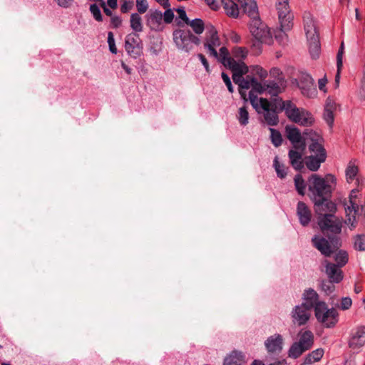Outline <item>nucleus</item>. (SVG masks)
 Masks as SVG:
<instances>
[{
	"label": "nucleus",
	"mask_w": 365,
	"mask_h": 365,
	"mask_svg": "<svg viewBox=\"0 0 365 365\" xmlns=\"http://www.w3.org/2000/svg\"><path fill=\"white\" fill-rule=\"evenodd\" d=\"M354 247L356 250H365V235H357L354 240Z\"/></svg>",
	"instance_id": "47"
},
{
	"label": "nucleus",
	"mask_w": 365,
	"mask_h": 365,
	"mask_svg": "<svg viewBox=\"0 0 365 365\" xmlns=\"http://www.w3.org/2000/svg\"><path fill=\"white\" fill-rule=\"evenodd\" d=\"M175 11L179 14V16H178L179 19H181L184 22V24H188V22H190V19L187 16L185 10L183 7L178 8L175 9Z\"/></svg>",
	"instance_id": "55"
},
{
	"label": "nucleus",
	"mask_w": 365,
	"mask_h": 365,
	"mask_svg": "<svg viewBox=\"0 0 365 365\" xmlns=\"http://www.w3.org/2000/svg\"><path fill=\"white\" fill-rule=\"evenodd\" d=\"M146 24L152 31L163 30V13L159 10H150L145 15Z\"/></svg>",
	"instance_id": "19"
},
{
	"label": "nucleus",
	"mask_w": 365,
	"mask_h": 365,
	"mask_svg": "<svg viewBox=\"0 0 365 365\" xmlns=\"http://www.w3.org/2000/svg\"><path fill=\"white\" fill-rule=\"evenodd\" d=\"M273 166L275 169L277 176L283 179L287 176V170L285 166L283 164H280L278 160V157L276 156L273 161Z\"/></svg>",
	"instance_id": "41"
},
{
	"label": "nucleus",
	"mask_w": 365,
	"mask_h": 365,
	"mask_svg": "<svg viewBox=\"0 0 365 365\" xmlns=\"http://www.w3.org/2000/svg\"><path fill=\"white\" fill-rule=\"evenodd\" d=\"M324 155L321 157L309 155L305 158L304 163L307 168L311 171H317L322 163L326 160Z\"/></svg>",
	"instance_id": "29"
},
{
	"label": "nucleus",
	"mask_w": 365,
	"mask_h": 365,
	"mask_svg": "<svg viewBox=\"0 0 365 365\" xmlns=\"http://www.w3.org/2000/svg\"><path fill=\"white\" fill-rule=\"evenodd\" d=\"M308 195L311 200L331 197L336 189V178L331 174L324 177L317 174L311 175L307 180Z\"/></svg>",
	"instance_id": "1"
},
{
	"label": "nucleus",
	"mask_w": 365,
	"mask_h": 365,
	"mask_svg": "<svg viewBox=\"0 0 365 365\" xmlns=\"http://www.w3.org/2000/svg\"><path fill=\"white\" fill-rule=\"evenodd\" d=\"M110 23L114 29H117L121 26L122 24V19L120 16L113 15L110 18Z\"/></svg>",
	"instance_id": "59"
},
{
	"label": "nucleus",
	"mask_w": 365,
	"mask_h": 365,
	"mask_svg": "<svg viewBox=\"0 0 365 365\" xmlns=\"http://www.w3.org/2000/svg\"><path fill=\"white\" fill-rule=\"evenodd\" d=\"M336 109V103L330 98H328L326 101L325 108L324 110H330L334 111Z\"/></svg>",
	"instance_id": "62"
},
{
	"label": "nucleus",
	"mask_w": 365,
	"mask_h": 365,
	"mask_svg": "<svg viewBox=\"0 0 365 365\" xmlns=\"http://www.w3.org/2000/svg\"><path fill=\"white\" fill-rule=\"evenodd\" d=\"M221 4L227 16L237 18L239 15V4L232 0H221Z\"/></svg>",
	"instance_id": "30"
},
{
	"label": "nucleus",
	"mask_w": 365,
	"mask_h": 365,
	"mask_svg": "<svg viewBox=\"0 0 365 365\" xmlns=\"http://www.w3.org/2000/svg\"><path fill=\"white\" fill-rule=\"evenodd\" d=\"M57 4L63 8H68L71 4L73 0H54Z\"/></svg>",
	"instance_id": "64"
},
{
	"label": "nucleus",
	"mask_w": 365,
	"mask_h": 365,
	"mask_svg": "<svg viewBox=\"0 0 365 365\" xmlns=\"http://www.w3.org/2000/svg\"><path fill=\"white\" fill-rule=\"evenodd\" d=\"M249 29L253 37L261 43H268L272 40L269 27L262 21L259 15L250 19Z\"/></svg>",
	"instance_id": "6"
},
{
	"label": "nucleus",
	"mask_w": 365,
	"mask_h": 365,
	"mask_svg": "<svg viewBox=\"0 0 365 365\" xmlns=\"http://www.w3.org/2000/svg\"><path fill=\"white\" fill-rule=\"evenodd\" d=\"M224 66L228 68L231 71L238 66L240 63H242V61H236L233 58L230 56V53L226 47H222L220 48L218 56L215 57Z\"/></svg>",
	"instance_id": "22"
},
{
	"label": "nucleus",
	"mask_w": 365,
	"mask_h": 365,
	"mask_svg": "<svg viewBox=\"0 0 365 365\" xmlns=\"http://www.w3.org/2000/svg\"><path fill=\"white\" fill-rule=\"evenodd\" d=\"M348 254L344 250H339L334 256V260L336 265L339 267H344L348 262Z\"/></svg>",
	"instance_id": "42"
},
{
	"label": "nucleus",
	"mask_w": 365,
	"mask_h": 365,
	"mask_svg": "<svg viewBox=\"0 0 365 365\" xmlns=\"http://www.w3.org/2000/svg\"><path fill=\"white\" fill-rule=\"evenodd\" d=\"M251 88L252 91L256 93H262L263 92L265 91L264 84L262 85L261 83L258 82L257 80L254 81V83L251 86Z\"/></svg>",
	"instance_id": "54"
},
{
	"label": "nucleus",
	"mask_w": 365,
	"mask_h": 365,
	"mask_svg": "<svg viewBox=\"0 0 365 365\" xmlns=\"http://www.w3.org/2000/svg\"><path fill=\"white\" fill-rule=\"evenodd\" d=\"M279 110H284L287 118L300 125L308 127L314 123L313 115L303 108H298L291 101H282L279 98Z\"/></svg>",
	"instance_id": "2"
},
{
	"label": "nucleus",
	"mask_w": 365,
	"mask_h": 365,
	"mask_svg": "<svg viewBox=\"0 0 365 365\" xmlns=\"http://www.w3.org/2000/svg\"><path fill=\"white\" fill-rule=\"evenodd\" d=\"M166 10L163 14V20L165 24H170L173 21L174 19V13L173 11L170 8H165Z\"/></svg>",
	"instance_id": "50"
},
{
	"label": "nucleus",
	"mask_w": 365,
	"mask_h": 365,
	"mask_svg": "<svg viewBox=\"0 0 365 365\" xmlns=\"http://www.w3.org/2000/svg\"><path fill=\"white\" fill-rule=\"evenodd\" d=\"M358 172V167L350 162L346 168V178L347 182H351L357 175Z\"/></svg>",
	"instance_id": "40"
},
{
	"label": "nucleus",
	"mask_w": 365,
	"mask_h": 365,
	"mask_svg": "<svg viewBox=\"0 0 365 365\" xmlns=\"http://www.w3.org/2000/svg\"><path fill=\"white\" fill-rule=\"evenodd\" d=\"M221 76H222V78L224 83L227 86L228 91L230 93H233L234 89H233V86L232 85V82L230 81L229 76L227 73H225V72H222L221 74Z\"/></svg>",
	"instance_id": "57"
},
{
	"label": "nucleus",
	"mask_w": 365,
	"mask_h": 365,
	"mask_svg": "<svg viewBox=\"0 0 365 365\" xmlns=\"http://www.w3.org/2000/svg\"><path fill=\"white\" fill-rule=\"evenodd\" d=\"M252 70L256 75H258L262 78H264L267 76V71L261 66H255L253 67Z\"/></svg>",
	"instance_id": "58"
},
{
	"label": "nucleus",
	"mask_w": 365,
	"mask_h": 365,
	"mask_svg": "<svg viewBox=\"0 0 365 365\" xmlns=\"http://www.w3.org/2000/svg\"><path fill=\"white\" fill-rule=\"evenodd\" d=\"M232 54L234 57L239 58L238 61H242L245 58L247 54V51L242 47H236L232 49Z\"/></svg>",
	"instance_id": "46"
},
{
	"label": "nucleus",
	"mask_w": 365,
	"mask_h": 365,
	"mask_svg": "<svg viewBox=\"0 0 365 365\" xmlns=\"http://www.w3.org/2000/svg\"><path fill=\"white\" fill-rule=\"evenodd\" d=\"M287 138L292 144L294 148L306 149V143L302 138L300 130L295 126L287 125L285 127Z\"/></svg>",
	"instance_id": "17"
},
{
	"label": "nucleus",
	"mask_w": 365,
	"mask_h": 365,
	"mask_svg": "<svg viewBox=\"0 0 365 365\" xmlns=\"http://www.w3.org/2000/svg\"><path fill=\"white\" fill-rule=\"evenodd\" d=\"M260 114L263 115L265 123L269 126H276L279 123L278 113L281 111L279 108L277 109V101L279 99H274V103H272L267 98H260ZM280 103V102H279ZM281 104H279L280 106Z\"/></svg>",
	"instance_id": "5"
},
{
	"label": "nucleus",
	"mask_w": 365,
	"mask_h": 365,
	"mask_svg": "<svg viewBox=\"0 0 365 365\" xmlns=\"http://www.w3.org/2000/svg\"><path fill=\"white\" fill-rule=\"evenodd\" d=\"M297 215L302 226L306 227L309 224L312 218L311 211L304 202L299 201L297 203Z\"/></svg>",
	"instance_id": "24"
},
{
	"label": "nucleus",
	"mask_w": 365,
	"mask_h": 365,
	"mask_svg": "<svg viewBox=\"0 0 365 365\" xmlns=\"http://www.w3.org/2000/svg\"><path fill=\"white\" fill-rule=\"evenodd\" d=\"M220 45V40L217 35V31L212 25L206 26V36L204 43V47L207 49L210 56L217 57L218 53L216 47Z\"/></svg>",
	"instance_id": "14"
},
{
	"label": "nucleus",
	"mask_w": 365,
	"mask_h": 365,
	"mask_svg": "<svg viewBox=\"0 0 365 365\" xmlns=\"http://www.w3.org/2000/svg\"><path fill=\"white\" fill-rule=\"evenodd\" d=\"M317 224L324 234H339L341 231L342 222L334 214L317 217Z\"/></svg>",
	"instance_id": "8"
},
{
	"label": "nucleus",
	"mask_w": 365,
	"mask_h": 365,
	"mask_svg": "<svg viewBox=\"0 0 365 365\" xmlns=\"http://www.w3.org/2000/svg\"><path fill=\"white\" fill-rule=\"evenodd\" d=\"M329 240L319 235H314L312 239V245L326 257H331L338 248V246L334 245V239Z\"/></svg>",
	"instance_id": "13"
},
{
	"label": "nucleus",
	"mask_w": 365,
	"mask_h": 365,
	"mask_svg": "<svg viewBox=\"0 0 365 365\" xmlns=\"http://www.w3.org/2000/svg\"><path fill=\"white\" fill-rule=\"evenodd\" d=\"M309 150L312 153L311 155L321 157L324 155V158H327V151L324 146L317 142V140H312L309 145Z\"/></svg>",
	"instance_id": "33"
},
{
	"label": "nucleus",
	"mask_w": 365,
	"mask_h": 365,
	"mask_svg": "<svg viewBox=\"0 0 365 365\" xmlns=\"http://www.w3.org/2000/svg\"><path fill=\"white\" fill-rule=\"evenodd\" d=\"M365 344V327H358L351 334L349 346L353 349H358Z\"/></svg>",
	"instance_id": "23"
},
{
	"label": "nucleus",
	"mask_w": 365,
	"mask_h": 365,
	"mask_svg": "<svg viewBox=\"0 0 365 365\" xmlns=\"http://www.w3.org/2000/svg\"><path fill=\"white\" fill-rule=\"evenodd\" d=\"M322 264L325 267V272L331 282L339 283L343 279V272L339 266L327 259H324Z\"/></svg>",
	"instance_id": "20"
},
{
	"label": "nucleus",
	"mask_w": 365,
	"mask_h": 365,
	"mask_svg": "<svg viewBox=\"0 0 365 365\" xmlns=\"http://www.w3.org/2000/svg\"><path fill=\"white\" fill-rule=\"evenodd\" d=\"M242 11L251 19L259 15L258 7L255 0H236Z\"/></svg>",
	"instance_id": "26"
},
{
	"label": "nucleus",
	"mask_w": 365,
	"mask_h": 365,
	"mask_svg": "<svg viewBox=\"0 0 365 365\" xmlns=\"http://www.w3.org/2000/svg\"><path fill=\"white\" fill-rule=\"evenodd\" d=\"M302 304L309 309H314L315 311L318 305L325 304L324 302L319 300V296L317 292L312 288L307 289L302 294Z\"/></svg>",
	"instance_id": "18"
},
{
	"label": "nucleus",
	"mask_w": 365,
	"mask_h": 365,
	"mask_svg": "<svg viewBox=\"0 0 365 365\" xmlns=\"http://www.w3.org/2000/svg\"><path fill=\"white\" fill-rule=\"evenodd\" d=\"M206 4L210 6L212 10H217L220 8V4L221 3V0H205Z\"/></svg>",
	"instance_id": "61"
},
{
	"label": "nucleus",
	"mask_w": 365,
	"mask_h": 365,
	"mask_svg": "<svg viewBox=\"0 0 365 365\" xmlns=\"http://www.w3.org/2000/svg\"><path fill=\"white\" fill-rule=\"evenodd\" d=\"M324 355V350L322 349H317L316 350L309 353L304 358L303 364H311L313 362L319 361Z\"/></svg>",
	"instance_id": "35"
},
{
	"label": "nucleus",
	"mask_w": 365,
	"mask_h": 365,
	"mask_svg": "<svg viewBox=\"0 0 365 365\" xmlns=\"http://www.w3.org/2000/svg\"><path fill=\"white\" fill-rule=\"evenodd\" d=\"M283 339L282 336L276 334L266 340L264 344L268 352H280L282 349Z\"/></svg>",
	"instance_id": "25"
},
{
	"label": "nucleus",
	"mask_w": 365,
	"mask_h": 365,
	"mask_svg": "<svg viewBox=\"0 0 365 365\" xmlns=\"http://www.w3.org/2000/svg\"><path fill=\"white\" fill-rule=\"evenodd\" d=\"M125 49L128 56L135 59L143 54V43L138 34L130 33L125 36Z\"/></svg>",
	"instance_id": "10"
},
{
	"label": "nucleus",
	"mask_w": 365,
	"mask_h": 365,
	"mask_svg": "<svg viewBox=\"0 0 365 365\" xmlns=\"http://www.w3.org/2000/svg\"><path fill=\"white\" fill-rule=\"evenodd\" d=\"M269 130L271 133L270 138L272 144L275 147L280 146L282 143V137L280 132L272 128H269Z\"/></svg>",
	"instance_id": "43"
},
{
	"label": "nucleus",
	"mask_w": 365,
	"mask_h": 365,
	"mask_svg": "<svg viewBox=\"0 0 365 365\" xmlns=\"http://www.w3.org/2000/svg\"><path fill=\"white\" fill-rule=\"evenodd\" d=\"M348 219L346 221V223L350 227L351 229H353L356 227L355 225V217L356 213L354 212H350L348 210L347 212Z\"/></svg>",
	"instance_id": "53"
},
{
	"label": "nucleus",
	"mask_w": 365,
	"mask_h": 365,
	"mask_svg": "<svg viewBox=\"0 0 365 365\" xmlns=\"http://www.w3.org/2000/svg\"><path fill=\"white\" fill-rule=\"evenodd\" d=\"M136 7L138 14H143L145 13L148 9V3L147 0H136Z\"/></svg>",
	"instance_id": "49"
},
{
	"label": "nucleus",
	"mask_w": 365,
	"mask_h": 365,
	"mask_svg": "<svg viewBox=\"0 0 365 365\" xmlns=\"http://www.w3.org/2000/svg\"><path fill=\"white\" fill-rule=\"evenodd\" d=\"M305 351V349H303L297 342H294L292 344L288 351V356L292 359H297Z\"/></svg>",
	"instance_id": "37"
},
{
	"label": "nucleus",
	"mask_w": 365,
	"mask_h": 365,
	"mask_svg": "<svg viewBox=\"0 0 365 365\" xmlns=\"http://www.w3.org/2000/svg\"><path fill=\"white\" fill-rule=\"evenodd\" d=\"M255 93L256 92L251 90L249 93V99L251 105L255 109L257 113H261L262 111L260 110V101H257V96Z\"/></svg>",
	"instance_id": "44"
},
{
	"label": "nucleus",
	"mask_w": 365,
	"mask_h": 365,
	"mask_svg": "<svg viewBox=\"0 0 365 365\" xmlns=\"http://www.w3.org/2000/svg\"><path fill=\"white\" fill-rule=\"evenodd\" d=\"M232 72L233 81L239 86V92L242 98L247 101L246 93L242 91V89H249L252 85L247 80L244 79L242 76L248 72V67L244 62L240 63V65L232 69Z\"/></svg>",
	"instance_id": "11"
},
{
	"label": "nucleus",
	"mask_w": 365,
	"mask_h": 365,
	"mask_svg": "<svg viewBox=\"0 0 365 365\" xmlns=\"http://www.w3.org/2000/svg\"><path fill=\"white\" fill-rule=\"evenodd\" d=\"M297 86L304 96L311 97L315 93L314 79L306 72H300L297 79Z\"/></svg>",
	"instance_id": "16"
},
{
	"label": "nucleus",
	"mask_w": 365,
	"mask_h": 365,
	"mask_svg": "<svg viewBox=\"0 0 365 365\" xmlns=\"http://www.w3.org/2000/svg\"><path fill=\"white\" fill-rule=\"evenodd\" d=\"M264 86L265 91L272 96H277L283 91V88L274 81H267L264 83Z\"/></svg>",
	"instance_id": "32"
},
{
	"label": "nucleus",
	"mask_w": 365,
	"mask_h": 365,
	"mask_svg": "<svg viewBox=\"0 0 365 365\" xmlns=\"http://www.w3.org/2000/svg\"><path fill=\"white\" fill-rule=\"evenodd\" d=\"M344 43H341L336 55V68L341 69L343 66Z\"/></svg>",
	"instance_id": "51"
},
{
	"label": "nucleus",
	"mask_w": 365,
	"mask_h": 365,
	"mask_svg": "<svg viewBox=\"0 0 365 365\" xmlns=\"http://www.w3.org/2000/svg\"><path fill=\"white\" fill-rule=\"evenodd\" d=\"M249 118L250 115L246 106H242L238 110V114L237 115V118L240 125H247L249 123Z\"/></svg>",
	"instance_id": "38"
},
{
	"label": "nucleus",
	"mask_w": 365,
	"mask_h": 365,
	"mask_svg": "<svg viewBox=\"0 0 365 365\" xmlns=\"http://www.w3.org/2000/svg\"><path fill=\"white\" fill-rule=\"evenodd\" d=\"M186 24L190 25L196 34H201L205 29V24L201 19L197 18L192 21L190 20V22Z\"/></svg>",
	"instance_id": "39"
},
{
	"label": "nucleus",
	"mask_w": 365,
	"mask_h": 365,
	"mask_svg": "<svg viewBox=\"0 0 365 365\" xmlns=\"http://www.w3.org/2000/svg\"><path fill=\"white\" fill-rule=\"evenodd\" d=\"M245 356L242 351L234 350L224 359V365H244Z\"/></svg>",
	"instance_id": "27"
},
{
	"label": "nucleus",
	"mask_w": 365,
	"mask_h": 365,
	"mask_svg": "<svg viewBox=\"0 0 365 365\" xmlns=\"http://www.w3.org/2000/svg\"><path fill=\"white\" fill-rule=\"evenodd\" d=\"M289 0H277L276 9L280 26L283 31H288L292 26L293 15L289 6Z\"/></svg>",
	"instance_id": "9"
},
{
	"label": "nucleus",
	"mask_w": 365,
	"mask_h": 365,
	"mask_svg": "<svg viewBox=\"0 0 365 365\" xmlns=\"http://www.w3.org/2000/svg\"><path fill=\"white\" fill-rule=\"evenodd\" d=\"M323 118L324 120L329 125V128H331L334 120V111L330 110H324Z\"/></svg>",
	"instance_id": "48"
},
{
	"label": "nucleus",
	"mask_w": 365,
	"mask_h": 365,
	"mask_svg": "<svg viewBox=\"0 0 365 365\" xmlns=\"http://www.w3.org/2000/svg\"><path fill=\"white\" fill-rule=\"evenodd\" d=\"M314 315L317 321L327 328H332L338 322L337 311L334 308L329 309L326 303L318 305Z\"/></svg>",
	"instance_id": "7"
},
{
	"label": "nucleus",
	"mask_w": 365,
	"mask_h": 365,
	"mask_svg": "<svg viewBox=\"0 0 365 365\" xmlns=\"http://www.w3.org/2000/svg\"><path fill=\"white\" fill-rule=\"evenodd\" d=\"M359 191V189H353L351 191V193L349 195V204L350 205H347V207L345 208L346 212L349 210L350 212H354V213H356L359 205L356 202V199L357 197L356 193Z\"/></svg>",
	"instance_id": "36"
},
{
	"label": "nucleus",
	"mask_w": 365,
	"mask_h": 365,
	"mask_svg": "<svg viewBox=\"0 0 365 365\" xmlns=\"http://www.w3.org/2000/svg\"><path fill=\"white\" fill-rule=\"evenodd\" d=\"M140 14L133 13L130 18V26L133 31V33H140L143 31V26L142 23V18Z\"/></svg>",
	"instance_id": "31"
},
{
	"label": "nucleus",
	"mask_w": 365,
	"mask_h": 365,
	"mask_svg": "<svg viewBox=\"0 0 365 365\" xmlns=\"http://www.w3.org/2000/svg\"><path fill=\"white\" fill-rule=\"evenodd\" d=\"M352 304V301L350 297H343L341 301L340 308L342 310L349 309Z\"/></svg>",
	"instance_id": "56"
},
{
	"label": "nucleus",
	"mask_w": 365,
	"mask_h": 365,
	"mask_svg": "<svg viewBox=\"0 0 365 365\" xmlns=\"http://www.w3.org/2000/svg\"><path fill=\"white\" fill-rule=\"evenodd\" d=\"M294 186L298 194L304 196L306 188L308 187L307 182H305L301 174H297L294 178Z\"/></svg>",
	"instance_id": "34"
},
{
	"label": "nucleus",
	"mask_w": 365,
	"mask_h": 365,
	"mask_svg": "<svg viewBox=\"0 0 365 365\" xmlns=\"http://www.w3.org/2000/svg\"><path fill=\"white\" fill-rule=\"evenodd\" d=\"M299 339L297 341L305 351L310 349L314 344V334L309 330L300 331L299 334Z\"/></svg>",
	"instance_id": "28"
},
{
	"label": "nucleus",
	"mask_w": 365,
	"mask_h": 365,
	"mask_svg": "<svg viewBox=\"0 0 365 365\" xmlns=\"http://www.w3.org/2000/svg\"><path fill=\"white\" fill-rule=\"evenodd\" d=\"M333 283L334 282H331L330 279L329 281L323 282L322 283V289L327 294H331L334 289V286L333 285Z\"/></svg>",
	"instance_id": "52"
},
{
	"label": "nucleus",
	"mask_w": 365,
	"mask_h": 365,
	"mask_svg": "<svg viewBox=\"0 0 365 365\" xmlns=\"http://www.w3.org/2000/svg\"><path fill=\"white\" fill-rule=\"evenodd\" d=\"M331 197H326L312 200L314 204V210L317 217L325 215H333L336 212V205L331 200Z\"/></svg>",
	"instance_id": "12"
},
{
	"label": "nucleus",
	"mask_w": 365,
	"mask_h": 365,
	"mask_svg": "<svg viewBox=\"0 0 365 365\" xmlns=\"http://www.w3.org/2000/svg\"><path fill=\"white\" fill-rule=\"evenodd\" d=\"M305 149L294 148L289 150L288 157L289 163L294 169L301 170L304 168V163L302 155Z\"/></svg>",
	"instance_id": "21"
},
{
	"label": "nucleus",
	"mask_w": 365,
	"mask_h": 365,
	"mask_svg": "<svg viewBox=\"0 0 365 365\" xmlns=\"http://www.w3.org/2000/svg\"><path fill=\"white\" fill-rule=\"evenodd\" d=\"M311 311L304 304L296 305L290 314L292 322L297 326L305 325L311 317Z\"/></svg>",
	"instance_id": "15"
},
{
	"label": "nucleus",
	"mask_w": 365,
	"mask_h": 365,
	"mask_svg": "<svg viewBox=\"0 0 365 365\" xmlns=\"http://www.w3.org/2000/svg\"><path fill=\"white\" fill-rule=\"evenodd\" d=\"M197 57L200 59V61H201L203 66L205 67L206 71L210 72L209 63H208V61H207L205 56L202 53H198Z\"/></svg>",
	"instance_id": "63"
},
{
	"label": "nucleus",
	"mask_w": 365,
	"mask_h": 365,
	"mask_svg": "<svg viewBox=\"0 0 365 365\" xmlns=\"http://www.w3.org/2000/svg\"><path fill=\"white\" fill-rule=\"evenodd\" d=\"M303 21L310 55L312 58L317 59L320 54L321 44L315 22L309 12L304 14Z\"/></svg>",
	"instance_id": "3"
},
{
	"label": "nucleus",
	"mask_w": 365,
	"mask_h": 365,
	"mask_svg": "<svg viewBox=\"0 0 365 365\" xmlns=\"http://www.w3.org/2000/svg\"><path fill=\"white\" fill-rule=\"evenodd\" d=\"M133 1H124L123 4L120 6V11L122 13L125 14L128 13L130 10L133 9Z\"/></svg>",
	"instance_id": "60"
},
{
	"label": "nucleus",
	"mask_w": 365,
	"mask_h": 365,
	"mask_svg": "<svg viewBox=\"0 0 365 365\" xmlns=\"http://www.w3.org/2000/svg\"><path fill=\"white\" fill-rule=\"evenodd\" d=\"M90 11L96 21L101 22L103 21L101 11L97 4H93L90 6Z\"/></svg>",
	"instance_id": "45"
},
{
	"label": "nucleus",
	"mask_w": 365,
	"mask_h": 365,
	"mask_svg": "<svg viewBox=\"0 0 365 365\" xmlns=\"http://www.w3.org/2000/svg\"><path fill=\"white\" fill-rule=\"evenodd\" d=\"M173 41L176 47L185 52L189 53L193 46H198L200 39L192 34L189 29H176L173 33Z\"/></svg>",
	"instance_id": "4"
}]
</instances>
